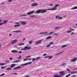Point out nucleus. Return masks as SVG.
Listing matches in <instances>:
<instances>
[{
	"mask_svg": "<svg viewBox=\"0 0 77 77\" xmlns=\"http://www.w3.org/2000/svg\"><path fill=\"white\" fill-rule=\"evenodd\" d=\"M31 48L30 47L25 46L24 48H23L21 49V50H23L24 51H26V50H29Z\"/></svg>",
	"mask_w": 77,
	"mask_h": 77,
	"instance_id": "nucleus-2",
	"label": "nucleus"
},
{
	"mask_svg": "<svg viewBox=\"0 0 77 77\" xmlns=\"http://www.w3.org/2000/svg\"><path fill=\"white\" fill-rule=\"evenodd\" d=\"M5 75V74L3 73V74H2L1 75V76H3V75Z\"/></svg>",
	"mask_w": 77,
	"mask_h": 77,
	"instance_id": "nucleus-56",
	"label": "nucleus"
},
{
	"mask_svg": "<svg viewBox=\"0 0 77 77\" xmlns=\"http://www.w3.org/2000/svg\"><path fill=\"white\" fill-rule=\"evenodd\" d=\"M63 53V51H62V52H60L59 53H57L56 54V56H57V55H59L60 54H61V53Z\"/></svg>",
	"mask_w": 77,
	"mask_h": 77,
	"instance_id": "nucleus-22",
	"label": "nucleus"
},
{
	"mask_svg": "<svg viewBox=\"0 0 77 77\" xmlns=\"http://www.w3.org/2000/svg\"><path fill=\"white\" fill-rule=\"evenodd\" d=\"M77 60V57H74L73 59H72L71 60V62H75L76 60Z\"/></svg>",
	"mask_w": 77,
	"mask_h": 77,
	"instance_id": "nucleus-8",
	"label": "nucleus"
},
{
	"mask_svg": "<svg viewBox=\"0 0 77 77\" xmlns=\"http://www.w3.org/2000/svg\"><path fill=\"white\" fill-rule=\"evenodd\" d=\"M54 44V43L53 42H51L49 43L50 45H53Z\"/></svg>",
	"mask_w": 77,
	"mask_h": 77,
	"instance_id": "nucleus-39",
	"label": "nucleus"
},
{
	"mask_svg": "<svg viewBox=\"0 0 77 77\" xmlns=\"http://www.w3.org/2000/svg\"><path fill=\"white\" fill-rule=\"evenodd\" d=\"M66 65V63H63V64H62V66H65V65Z\"/></svg>",
	"mask_w": 77,
	"mask_h": 77,
	"instance_id": "nucleus-41",
	"label": "nucleus"
},
{
	"mask_svg": "<svg viewBox=\"0 0 77 77\" xmlns=\"http://www.w3.org/2000/svg\"><path fill=\"white\" fill-rule=\"evenodd\" d=\"M59 29V27H56V28H55V29Z\"/></svg>",
	"mask_w": 77,
	"mask_h": 77,
	"instance_id": "nucleus-47",
	"label": "nucleus"
},
{
	"mask_svg": "<svg viewBox=\"0 0 77 77\" xmlns=\"http://www.w3.org/2000/svg\"><path fill=\"white\" fill-rule=\"evenodd\" d=\"M51 38H52V37L49 36V37H48L47 38H46V39H47V40L50 39H51Z\"/></svg>",
	"mask_w": 77,
	"mask_h": 77,
	"instance_id": "nucleus-20",
	"label": "nucleus"
},
{
	"mask_svg": "<svg viewBox=\"0 0 77 77\" xmlns=\"http://www.w3.org/2000/svg\"><path fill=\"white\" fill-rule=\"evenodd\" d=\"M18 45H19V46H21V45H24L25 44L24 43H19L18 44Z\"/></svg>",
	"mask_w": 77,
	"mask_h": 77,
	"instance_id": "nucleus-19",
	"label": "nucleus"
},
{
	"mask_svg": "<svg viewBox=\"0 0 77 77\" xmlns=\"http://www.w3.org/2000/svg\"><path fill=\"white\" fill-rule=\"evenodd\" d=\"M54 77H60V76H59V75H54Z\"/></svg>",
	"mask_w": 77,
	"mask_h": 77,
	"instance_id": "nucleus-25",
	"label": "nucleus"
},
{
	"mask_svg": "<svg viewBox=\"0 0 77 77\" xmlns=\"http://www.w3.org/2000/svg\"><path fill=\"white\" fill-rule=\"evenodd\" d=\"M20 58H21V56H20L19 57H18V59H20Z\"/></svg>",
	"mask_w": 77,
	"mask_h": 77,
	"instance_id": "nucleus-60",
	"label": "nucleus"
},
{
	"mask_svg": "<svg viewBox=\"0 0 77 77\" xmlns=\"http://www.w3.org/2000/svg\"><path fill=\"white\" fill-rule=\"evenodd\" d=\"M15 65H16V64H12L11 65L10 67L11 68H13V67H14V66H15Z\"/></svg>",
	"mask_w": 77,
	"mask_h": 77,
	"instance_id": "nucleus-16",
	"label": "nucleus"
},
{
	"mask_svg": "<svg viewBox=\"0 0 77 77\" xmlns=\"http://www.w3.org/2000/svg\"><path fill=\"white\" fill-rule=\"evenodd\" d=\"M53 4H51L50 5H49V6H53Z\"/></svg>",
	"mask_w": 77,
	"mask_h": 77,
	"instance_id": "nucleus-52",
	"label": "nucleus"
},
{
	"mask_svg": "<svg viewBox=\"0 0 77 77\" xmlns=\"http://www.w3.org/2000/svg\"><path fill=\"white\" fill-rule=\"evenodd\" d=\"M60 75H59L60 77H63L65 74L64 72H60Z\"/></svg>",
	"mask_w": 77,
	"mask_h": 77,
	"instance_id": "nucleus-4",
	"label": "nucleus"
},
{
	"mask_svg": "<svg viewBox=\"0 0 77 77\" xmlns=\"http://www.w3.org/2000/svg\"><path fill=\"white\" fill-rule=\"evenodd\" d=\"M30 17L31 18H34V17H35V16L31 15L30 16Z\"/></svg>",
	"mask_w": 77,
	"mask_h": 77,
	"instance_id": "nucleus-37",
	"label": "nucleus"
},
{
	"mask_svg": "<svg viewBox=\"0 0 77 77\" xmlns=\"http://www.w3.org/2000/svg\"><path fill=\"white\" fill-rule=\"evenodd\" d=\"M20 25H14V26L16 27H20Z\"/></svg>",
	"mask_w": 77,
	"mask_h": 77,
	"instance_id": "nucleus-28",
	"label": "nucleus"
},
{
	"mask_svg": "<svg viewBox=\"0 0 77 77\" xmlns=\"http://www.w3.org/2000/svg\"><path fill=\"white\" fill-rule=\"evenodd\" d=\"M74 73H77V71H75V72H71V74H74Z\"/></svg>",
	"mask_w": 77,
	"mask_h": 77,
	"instance_id": "nucleus-38",
	"label": "nucleus"
},
{
	"mask_svg": "<svg viewBox=\"0 0 77 77\" xmlns=\"http://www.w3.org/2000/svg\"><path fill=\"white\" fill-rule=\"evenodd\" d=\"M12 1V0H8V2H11Z\"/></svg>",
	"mask_w": 77,
	"mask_h": 77,
	"instance_id": "nucleus-48",
	"label": "nucleus"
},
{
	"mask_svg": "<svg viewBox=\"0 0 77 77\" xmlns=\"http://www.w3.org/2000/svg\"><path fill=\"white\" fill-rule=\"evenodd\" d=\"M54 35H55V36H57V35H58V34H57V33H54Z\"/></svg>",
	"mask_w": 77,
	"mask_h": 77,
	"instance_id": "nucleus-49",
	"label": "nucleus"
},
{
	"mask_svg": "<svg viewBox=\"0 0 77 77\" xmlns=\"http://www.w3.org/2000/svg\"><path fill=\"white\" fill-rule=\"evenodd\" d=\"M21 68V66H18L17 67H15L13 69L14 70H15V69H19V68Z\"/></svg>",
	"mask_w": 77,
	"mask_h": 77,
	"instance_id": "nucleus-10",
	"label": "nucleus"
},
{
	"mask_svg": "<svg viewBox=\"0 0 77 77\" xmlns=\"http://www.w3.org/2000/svg\"><path fill=\"white\" fill-rule=\"evenodd\" d=\"M52 57H53L52 56H50L48 57V58H49V59H51L52 58Z\"/></svg>",
	"mask_w": 77,
	"mask_h": 77,
	"instance_id": "nucleus-29",
	"label": "nucleus"
},
{
	"mask_svg": "<svg viewBox=\"0 0 77 77\" xmlns=\"http://www.w3.org/2000/svg\"><path fill=\"white\" fill-rule=\"evenodd\" d=\"M2 25H3V23H0V26H2Z\"/></svg>",
	"mask_w": 77,
	"mask_h": 77,
	"instance_id": "nucleus-55",
	"label": "nucleus"
},
{
	"mask_svg": "<svg viewBox=\"0 0 77 77\" xmlns=\"http://www.w3.org/2000/svg\"><path fill=\"white\" fill-rule=\"evenodd\" d=\"M69 29H70V30H74V29H72L71 28H69Z\"/></svg>",
	"mask_w": 77,
	"mask_h": 77,
	"instance_id": "nucleus-53",
	"label": "nucleus"
},
{
	"mask_svg": "<svg viewBox=\"0 0 77 77\" xmlns=\"http://www.w3.org/2000/svg\"><path fill=\"white\" fill-rule=\"evenodd\" d=\"M6 65V63H1V66H3V65Z\"/></svg>",
	"mask_w": 77,
	"mask_h": 77,
	"instance_id": "nucleus-34",
	"label": "nucleus"
},
{
	"mask_svg": "<svg viewBox=\"0 0 77 77\" xmlns=\"http://www.w3.org/2000/svg\"><path fill=\"white\" fill-rule=\"evenodd\" d=\"M26 39L25 38H24V39H23V41H24V40H26Z\"/></svg>",
	"mask_w": 77,
	"mask_h": 77,
	"instance_id": "nucleus-64",
	"label": "nucleus"
},
{
	"mask_svg": "<svg viewBox=\"0 0 77 77\" xmlns=\"http://www.w3.org/2000/svg\"><path fill=\"white\" fill-rule=\"evenodd\" d=\"M14 48H15V47L17 48V45L14 46Z\"/></svg>",
	"mask_w": 77,
	"mask_h": 77,
	"instance_id": "nucleus-62",
	"label": "nucleus"
},
{
	"mask_svg": "<svg viewBox=\"0 0 77 77\" xmlns=\"http://www.w3.org/2000/svg\"><path fill=\"white\" fill-rule=\"evenodd\" d=\"M27 14H22L21 15V16H23L24 17H26V16H27Z\"/></svg>",
	"mask_w": 77,
	"mask_h": 77,
	"instance_id": "nucleus-35",
	"label": "nucleus"
},
{
	"mask_svg": "<svg viewBox=\"0 0 77 77\" xmlns=\"http://www.w3.org/2000/svg\"><path fill=\"white\" fill-rule=\"evenodd\" d=\"M38 4L36 3H34L33 4H32L31 5V6H38Z\"/></svg>",
	"mask_w": 77,
	"mask_h": 77,
	"instance_id": "nucleus-12",
	"label": "nucleus"
},
{
	"mask_svg": "<svg viewBox=\"0 0 77 77\" xmlns=\"http://www.w3.org/2000/svg\"><path fill=\"white\" fill-rule=\"evenodd\" d=\"M72 77H76V75H73L72 76Z\"/></svg>",
	"mask_w": 77,
	"mask_h": 77,
	"instance_id": "nucleus-54",
	"label": "nucleus"
},
{
	"mask_svg": "<svg viewBox=\"0 0 77 77\" xmlns=\"http://www.w3.org/2000/svg\"><path fill=\"white\" fill-rule=\"evenodd\" d=\"M18 42V40L17 39H15L13 40L11 42V45H13L14 44H15L17 43Z\"/></svg>",
	"mask_w": 77,
	"mask_h": 77,
	"instance_id": "nucleus-3",
	"label": "nucleus"
},
{
	"mask_svg": "<svg viewBox=\"0 0 77 77\" xmlns=\"http://www.w3.org/2000/svg\"><path fill=\"white\" fill-rule=\"evenodd\" d=\"M47 11L45 10H43L42 9L38 10L36 11L35 13V14H40V13H45V12H46Z\"/></svg>",
	"mask_w": 77,
	"mask_h": 77,
	"instance_id": "nucleus-1",
	"label": "nucleus"
},
{
	"mask_svg": "<svg viewBox=\"0 0 77 77\" xmlns=\"http://www.w3.org/2000/svg\"><path fill=\"white\" fill-rule=\"evenodd\" d=\"M72 32L71 30H69L66 32V33H71Z\"/></svg>",
	"mask_w": 77,
	"mask_h": 77,
	"instance_id": "nucleus-30",
	"label": "nucleus"
},
{
	"mask_svg": "<svg viewBox=\"0 0 77 77\" xmlns=\"http://www.w3.org/2000/svg\"><path fill=\"white\" fill-rule=\"evenodd\" d=\"M55 5L56 6H54V8H53V9H54V10H56V9H57V6H60V5L59 4Z\"/></svg>",
	"mask_w": 77,
	"mask_h": 77,
	"instance_id": "nucleus-6",
	"label": "nucleus"
},
{
	"mask_svg": "<svg viewBox=\"0 0 77 77\" xmlns=\"http://www.w3.org/2000/svg\"><path fill=\"white\" fill-rule=\"evenodd\" d=\"M47 10H48V11H50V10H51V11H54V10L53 9V8H50H50H48V9H47Z\"/></svg>",
	"mask_w": 77,
	"mask_h": 77,
	"instance_id": "nucleus-27",
	"label": "nucleus"
},
{
	"mask_svg": "<svg viewBox=\"0 0 77 77\" xmlns=\"http://www.w3.org/2000/svg\"><path fill=\"white\" fill-rule=\"evenodd\" d=\"M59 18V16H56L55 17V18L56 19H57V18Z\"/></svg>",
	"mask_w": 77,
	"mask_h": 77,
	"instance_id": "nucleus-42",
	"label": "nucleus"
},
{
	"mask_svg": "<svg viewBox=\"0 0 77 77\" xmlns=\"http://www.w3.org/2000/svg\"><path fill=\"white\" fill-rule=\"evenodd\" d=\"M39 59H40V57H37L36 58V60H38Z\"/></svg>",
	"mask_w": 77,
	"mask_h": 77,
	"instance_id": "nucleus-44",
	"label": "nucleus"
},
{
	"mask_svg": "<svg viewBox=\"0 0 77 77\" xmlns=\"http://www.w3.org/2000/svg\"><path fill=\"white\" fill-rule=\"evenodd\" d=\"M67 71H69V72L70 71V70H69V69H68V68H67L66 69Z\"/></svg>",
	"mask_w": 77,
	"mask_h": 77,
	"instance_id": "nucleus-46",
	"label": "nucleus"
},
{
	"mask_svg": "<svg viewBox=\"0 0 77 77\" xmlns=\"http://www.w3.org/2000/svg\"><path fill=\"white\" fill-rule=\"evenodd\" d=\"M62 18H63L61 17H58V20H62Z\"/></svg>",
	"mask_w": 77,
	"mask_h": 77,
	"instance_id": "nucleus-32",
	"label": "nucleus"
},
{
	"mask_svg": "<svg viewBox=\"0 0 77 77\" xmlns=\"http://www.w3.org/2000/svg\"><path fill=\"white\" fill-rule=\"evenodd\" d=\"M77 9V6H75L71 8V10H74Z\"/></svg>",
	"mask_w": 77,
	"mask_h": 77,
	"instance_id": "nucleus-18",
	"label": "nucleus"
},
{
	"mask_svg": "<svg viewBox=\"0 0 77 77\" xmlns=\"http://www.w3.org/2000/svg\"><path fill=\"white\" fill-rule=\"evenodd\" d=\"M50 46H51L50 45H47L46 46V47H50Z\"/></svg>",
	"mask_w": 77,
	"mask_h": 77,
	"instance_id": "nucleus-50",
	"label": "nucleus"
},
{
	"mask_svg": "<svg viewBox=\"0 0 77 77\" xmlns=\"http://www.w3.org/2000/svg\"><path fill=\"white\" fill-rule=\"evenodd\" d=\"M1 5H5V2H2V3H1Z\"/></svg>",
	"mask_w": 77,
	"mask_h": 77,
	"instance_id": "nucleus-36",
	"label": "nucleus"
},
{
	"mask_svg": "<svg viewBox=\"0 0 77 77\" xmlns=\"http://www.w3.org/2000/svg\"><path fill=\"white\" fill-rule=\"evenodd\" d=\"M11 69H11V68L10 67H8L6 69V70H8V71H11Z\"/></svg>",
	"mask_w": 77,
	"mask_h": 77,
	"instance_id": "nucleus-23",
	"label": "nucleus"
},
{
	"mask_svg": "<svg viewBox=\"0 0 77 77\" xmlns=\"http://www.w3.org/2000/svg\"><path fill=\"white\" fill-rule=\"evenodd\" d=\"M29 60V58H26L24 59L23 60V61H26V60Z\"/></svg>",
	"mask_w": 77,
	"mask_h": 77,
	"instance_id": "nucleus-31",
	"label": "nucleus"
},
{
	"mask_svg": "<svg viewBox=\"0 0 77 77\" xmlns=\"http://www.w3.org/2000/svg\"><path fill=\"white\" fill-rule=\"evenodd\" d=\"M20 62V60H17L16 61H14V62H13V63H17V62Z\"/></svg>",
	"mask_w": 77,
	"mask_h": 77,
	"instance_id": "nucleus-21",
	"label": "nucleus"
},
{
	"mask_svg": "<svg viewBox=\"0 0 77 77\" xmlns=\"http://www.w3.org/2000/svg\"><path fill=\"white\" fill-rule=\"evenodd\" d=\"M32 63V62H30L29 63H26L25 64H22L21 65V66H23L27 65H29V64H31Z\"/></svg>",
	"mask_w": 77,
	"mask_h": 77,
	"instance_id": "nucleus-7",
	"label": "nucleus"
},
{
	"mask_svg": "<svg viewBox=\"0 0 77 77\" xmlns=\"http://www.w3.org/2000/svg\"><path fill=\"white\" fill-rule=\"evenodd\" d=\"M36 60V59H35V58H33L32 59V61H35Z\"/></svg>",
	"mask_w": 77,
	"mask_h": 77,
	"instance_id": "nucleus-43",
	"label": "nucleus"
},
{
	"mask_svg": "<svg viewBox=\"0 0 77 77\" xmlns=\"http://www.w3.org/2000/svg\"><path fill=\"white\" fill-rule=\"evenodd\" d=\"M43 41V40L42 39L40 40L38 42H36V43H35L36 45H37V44H41L42 43V41Z\"/></svg>",
	"mask_w": 77,
	"mask_h": 77,
	"instance_id": "nucleus-5",
	"label": "nucleus"
},
{
	"mask_svg": "<svg viewBox=\"0 0 77 77\" xmlns=\"http://www.w3.org/2000/svg\"><path fill=\"white\" fill-rule=\"evenodd\" d=\"M6 66H2L1 67V69H4V68H6Z\"/></svg>",
	"mask_w": 77,
	"mask_h": 77,
	"instance_id": "nucleus-33",
	"label": "nucleus"
},
{
	"mask_svg": "<svg viewBox=\"0 0 77 77\" xmlns=\"http://www.w3.org/2000/svg\"><path fill=\"white\" fill-rule=\"evenodd\" d=\"M46 55H47V54H45L43 55V56H46Z\"/></svg>",
	"mask_w": 77,
	"mask_h": 77,
	"instance_id": "nucleus-59",
	"label": "nucleus"
},
{
	"mask_svg": "<svg viewBox=\"0 0 77 77\" xmlns=\"http://www.w3.org/2000/svg\"><path fill=\"white\" fill-rule=\"evenodd\" d=\"M9 36H12V34H9Z\"/></svg>",
	"mask_w": 77,
	"mask_h": 77,
	"instance_id": "nucleus-63",
	"label": "nucleus"
},
{
	"mask_svg": "<svg viewBox=\"0 0 77 77\" xmlns=\"http://www.w3.org/2000/svg\"><path fill=\"white\" fill-rule=\"evenodd\" d=\"M46 33H48V32H41L38 34V35H42L43 34H46Z\"/></svg>",
	"mask_w": 77,
	"mask_h": 77,
	"instance_id": "nucleus-17",
	"label": "nucleus"
},
{
	"mask_svg": "<svg viewBox=\"0 0 77 77\" xmlns=\"http://www.w3.org/2000/svg\"><path fill=\"white\" fill-rule=\"evenodd\" d=\"M31 57V56H29L26 57H26V58H27L28 57Z\"/></svg>",
	"mask_w": 77,
	"mask_h": 77,
	"instance_id": "nucleus-45",
	"label": "nucleus"
},
{
	"mask_svg": "<svg viewBox=\"0 0 77 77\" xmlns=\"http://www.w3.org/2000/svg\"><path fill=\"white\" fill-rule=\"evenodd\" d=\"M11 53H18V51L17 50H13L11 51Z\"/></svg>",
	"mask_w": 77,
	"mask_h": 77,
	"instance_id": "nucleus-13",
	"label": "nucleus"
},
{
	"mask_svg": "<svg viewBox=\"0 0 77 77\" xmlns=\"http://www.w3.org/2000/svg\"><path fill=\"white\" fill-rule=\"evenodd\" d=\"M71 34L72 35H74V32H72V33H71Z\"/></svg>",
	"mask_w": 77,
	"mask_h": 77,
	"instance_id": "nucleus-61",
	"label": "nucleus"
},
{
	"mask_svg": "<svg viewBox=\"0 0 77 77\" xmlns=\"http://www.w3.org/2000/svg\"><path fill=\"white\" fill-rule=\"evenodd\" d=\"M13 32L14 33H20V32H21V31L18 30V31H13Z\"/></svg>",
	"mask_w": 77,
	"mask_h": 77,
	"instance_id": "nucleus-15",
	"label": "nucleus"
},
{
	"mask_svg": "<svg viewBox=\"0 0 77 77\" xmlns=\"http://www.w3.org/2000/svg\"><path fill=\"white\" fill-rule=\"evenodd\" d=\"M34 12H35V11H33L32 12H28L27 13V15H31L32 14H33L34 13Z\"/></svg>",
	"mask_w": 77,
	"mask_h": 77,
	"instance_id": "nucleus-11",
	"label": "nucleus"
},
{
	"mask_svg": "<svg viewBox=\"0 0 77 77\" xmlns=\"http://www.w3.org/2000/svg\"><path fill=\"white\" fill-rule=\"evenodd\" d=\"M55 32H51L50 33L48 34H47L45 35H51V34H53V33H55Z\"/></svg>",
	"mask_w": 77,
	"mask_h": 77,
	"instance_id": "nucleus-14",
	"label": "nucleus"
},
{
	"mask_svg": "<svg viewBox=\"0 0 77 77\" xmlns=\"http://www.w3.org/2000/svg\"><path fill=\"white\" fill-rule=\"evenodd\" d=\"M20 22L21 23V24H22V25H26V24H27V22L26 21L23 22L21 21Z\"/></svg>",
	"mask_w": 77,
	"mask_h": 77,
	"instance_id": "nucleus-9",
	"label": "nucleus"
},
{
	"mask_svg": "<svg viewBox=\"0 0 77 77\" xmlns=\"http://www.w3.org/2000/svg\"><path fill=\"white\" fill-rule=\"evenodd\" d=\"M19 53H20H20H22V51H19Z\"/></svg>",
	"mask_w": 77,
	"mask_h": 77,
	"instance_id": "nucleus-57",
	"label": "nucleus"
},
{
	"mask_svg": "<svg viewBox=\"0 0 77 77\" xmlns=\"http://www.w3.org/2000/svg\"><path fill=\"white\" fill-rule=\"evenodd\" d=\"M66 45H63L61 46V48H65V47H66Z\"/></svg>",
	"mask_w": 77,
	"mask_h": 77,
	"instance_id": "nucleus-26",
	"label": "nucleus"
},
{
	"mask_svg": "<svg viewBox=\"0 0 77 77\" xmlns=\"http://www.w3.org/2000/svg\"><path fill=\"white\" fill-rule=\"evenodd\" d=\"M8 20H4V21H3V23L4 24H6V23H7V22H8Z\"/></svg>",
	"mask_w": 77,
	"mask_h": 77,
	"instance_id": "nucleus-24",
	"label": "nucleus"
},
{
	"mask_svg": "<svg viewBox=\"0 0 77 77\" xmlns=\"http://www.w3.org/2000/svg\"><path fill=\"white\" fill-rule=\"evenodd\" d=\"M15 24H16L18 25L19 24H20V23L19 22H17Z\"/></svg>",
	"mask_w": 77,
	"mask_h": 77,
	"instance_id": "nucleus-51",
	"label": "nucleus"
},
{
	"mask_svg": "<svg viewBox=\"0 0 77 77\" xmlns=\"http://www.w3.org/2000/svg\"><path fill=\"white\" fill-rule=\"evenodd\" d=\"M32 42H32V41H30L29 42V44H32Z\"/></svg>",
	"mask_w": 77,
	"mask_h": 77,
	"instance_id": "nucleus-40",
	"label": "nucleus"
},
{
	"mask_svg": "<svg viewBox=\"0 0 77 77\" xmlns=\"http://www.w3.org/2000/svg\"><path fill=\"white\" fill-rule=\"evenodd\" d=\"M9 59H10V60H12V58H10Z\"/></svg>",
	"mask_w": 77,
	"mask_h": 77,
	"instance_id": "nucleus-58",
	"label": "nucleus"
}]
</instances>
